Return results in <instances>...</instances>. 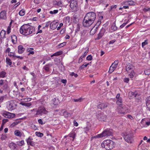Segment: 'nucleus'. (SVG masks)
I'll list each match as a JSON object with an SVG mask.
<instances>
[{"label":"nucleus","mask_w":150,"mask_h":150,"mask_svg":"<svg viewBox=\"0 0 150 150\" xmlns=\"http://www.w3.org/2000/svg\"><path fill=\"white\" fill-rule=\"evenodd\" d=\"M48 111L44 107H39L38 110L36 111V115H42L44 114H47Z\"/></svg>","instance_id":"8"},{"label":"nucleus","mask_w":150,"mask_h":150,"mask_svg":"<svg viewBox=\"0 0 150 150\" xmlns=\"http://www.w3.org/2000/svg\"><path fill=\"white\" fill-rule=\"evenodd\" d=\"M146 105L148 110L150 111V96L146 99Z\"/></svg>","instance_id":"21"},{"label":"nucleus","mask_w":150,"mask_h":150,"mask_svg":"<svg viewBox=\"0 0 150 150\" xmlns=\"http://www.w3.org/2000/svg\"><path fill=\"white\" fill-rule=\"evenodd\" d=\"M105 31V28H102L99 33L97 37L96 38V40H98L101 38L104 35Z\"/></svg>","instance_id":"10"},{"label":"nucleus","mask_w":150,"mask_h":150,"mask_svg":"<svg viewBox=\"0 0 150 150\" xmlns=\"http://www.w3.org/2000/svg\"><path fill=\"white\" fill-rule=\"evenodd\" d=\"M52 103L54 105H57L58 104V100H57L55 98L52 99Z\"/></svg>","instance_id":"35"},{"label":"nucleus","mask_w":150,"mask_h":150,"mask_svg":"<svg viewBox=\"0 0 150 150\" xmlns=\"http://www.w3.org/2000/svg\"><path fill=\"white\" fill-rule=\"evenodd\" d=\"M96 18V15L95 12H90L87 13L83 20V26L85 27H90L94 23Z\"/></svg>","instance_id":"1"},{"label":"nucleus","mask_w":150,"mask_h":150,"mask_svg":"<svg viewBox=\"0 0 150 150\" xmlns=\"http://www.w3.org/2000/svg\"><path fill=\"white\" fill-rule=\"evenodd\" d=\"M114 142L111 140H107L104 141L101 144L102 147L104 148L106 150H110L112 149L115 147Z\"/></svg>","instance_id":"3"},{"label":"nucleus","mask_w":150,"mask_h":150,"mask_svg":"<svg viewBox=\"0 0 150 150\" xmlns=\"http://www.w3.org/2000/svg\"><path fill=\"white\" fill-rule=\"evenodd\" d=\"M18 95L19 98H17V94H16L15 95H14V96H10V97H11V98H16V99H18L19 100H20V99H21V100H23V101L22 102H23V103L24 102H28L27 98H24L23 99H22L20 97H21V98H22V97H23V96H20V94H18Z\"/></svg>","instance_id":"16"},{"label":"nucleus","mask_w":150,"mask_h":150,"mask_svg":"<svg viewBox=\"0 0 150 150\" xmlns=\"http://www.w3.org/2000/svg\"><path fill=\"white\" fill-rule=\"evenodd\" d=\"M18 144L20 146H22L24 144V141L23 140H22L20 142H17Z\"/></svg>","instance_id":"51"},{"label":"nucleus","mask_w":150,"mask_h":150,"mask_svg":"<svg viewBox=\"0 0 150 150\" xmlns=\"http://www.w3.org/2000/svg\"><path fill=\"white\" fill-rule=\"evenodd\" d=\"M144 73L146 75H149L150 74V69H148L144 71Z\"/></svg>","instance_id":"54"},{"label":"nucleus","mask_w":150,"mask_h":150,"mask_svg":"<svg viewBox=\"0 0 150 150\" xmlns=\"http://www.w3.org/2000/svg\"><path fill=\"white\" fill-rule=\"evenodd\" d=\"M33 139L31 137H29L26 139V141L28 145L34 146L35 145V143L32 141Z\"/></svg>","instance_id":"13"},{"label":"nucleus","mask_w":150,"mask_h":150,"mask_svg":"<svg viewBox=\"0 0 150 150\" xmlns=\"http://www.w3.org/2000/svg\"><path fill=\"white\" fill-rule=\"evenodd\" d=\"M68 136L74 139L75 136V133L74 132H71L68 135Z\"/></svg>","instance_id":"39"},{"label":"nucleus","mask_w":150,"mask_h":150,"mask_svg":"<svg viewBox=\"0 0 150 150\" xmlns=\"http://www.w3.org/2000/svg\"><path fill=\"white\" fill-rule=\"evenodd\" d=\"M11 38L12 39V41L14 44H16L17 40V38L16 35H13L11 36Z\"/></svg>","instance_id":"24"},{"label":"nucleus","mask_w":150,"mask_h":150,"mask_svg":"<svg viewBox=\"0 0 150 150\" xmlns=\"http://www.w3.org/2000/svg\"><path fill=\"white\" fill-rule=\"evenodd\" d=\"M50 21H49L47 22H46V24H45V26L43 27L42 28L43 29H45L46 28H47L48 27L49 25H50Z\"/></svg>","instance_id":"46"},{"label":"nucleus","mask_w":150,"mask_h":150,"mask_svg":"<svg viewBox=\"0 0 150 150\" xmlns=\"http://www.w3.org/2000/svg\"><path fill=\"white\" fill-rule=\"evenodd\" d=\"M18 52L19 54L23 53L25 51V49L22 45H20L18 46Z\"/></svg>","instance_id":"18"},{"label":"nucleus","mask_w":150,"mask_h":150,"mask_svg":"<svg viewBox=\"0 0 150 150\" xmlns=\"http://www.w3.org/2000/svg\"><path fill=\"white\" fill-rule=\"evenodd\" d=\"M106 118V116L103 113H100L98 114L97 116V118L98 120L101 121H105Z\"/></svg>","instance_id":"12"},{"label":"nucleus","mask_w":150,"mask_h":150,"mask_svg":"<svg viewBox=\"0 0 150 150\" xmlns=\"http://www.w3.org/2000/svg\"><path fill=\"white\" fill-rule=\"evenodd\" d=\"M6 64L9 66H11L12 64V62L11 59L8 57L6 58Z\"/></svg>","instance_id":"36"},{"label":"nucleus","mask_w":150,"mask_h":150,"mask_svg":"<svg viewBox=\"0 0 150 150\" xmlns=\"http://www.w3.org/2000/svg\"><path fill=\"white\" fill-rule=\"evenodd\" d=\"M52 66V65L50 64H48L45 65L43 67V69L44 70L47 71H49V69L50 66Z\"/></svg>","instance_id":"26"},{"label":"nucleus","mask_w":150,"mask_h":150,"mask_svg":"<svg viewBox=\"0 0 150 150\" xmlns=\"http://www.w3.org/2000/svg\"><path fill=\"white\" fill-rule=\"evenodd\" d=\"M113 66V64H112L110 67V69L108 71V72L110 74H111L112 72L116 69Z\"/></svg>","instance_id":"30"},{"label":"nucleus","mask_w":150,"mask_h":150,"mask_svg":"<svg viewBox=\"0 0 150 150\" xmlns=\"http://www.w3.org/2000/svg\"><path fill=\"white\" fill-rule=\"evenodd\" d=\"M148 43L147 40H145L144 42H142V46L143 47H144Z\"/></svg>","instance_id":"59"},{"label":"nucleus","mask_w":150,"mask_h":150,"mask_svg":"<svg viewBox=\"0 0 150 150\" xmlns=\"http://www.w3.org/2000/svg\"><path fill=\"white\" fill-rule=\"evenodd\" d=\"M88 50H86L85 52H84V53L83 54V55H81V56L82 57H85V56H86V55L87 54V53L88 52Z\"/></svg>","instance_id":"64"},{"label":"nucleus","mask_w":150,"mask_h":150,"mask_svg":"<svg viewBox=\"0 0 150 150\" xmlns=\"http://www.w3.org/2000/svg\"><path fill=\"white\" fill-rule=\"evenodd\" d=\"M80 28V24H78L76 25V32H77L79 31Z\"/></svg>","instance_id":"52"},{"label":"nucleus","mask_w":150,"mask_h":150,"mask_svg":"<svg viewBox=\"0 0 150 150\" xmlns=\"http://www.w3.org/2000/svg\"><path fill=\"white\" fill-rule=\"evenodd\" d=\"M62 51H61L57 52L56 53H54V54L52 55H51V57H52L53 56H57L59 55H60L62 54Z\"/></svg>","instance_id":"33"},{"label":"nucleus","mask_w":150,"mask_h":150,"mask_svg":"<svg viewBox=\"0 0 150 150\" xmlns=\"http://www.w3.org/2000/svg\"><path fill=\"white\" fill-rule=\"evenodd\" d=\"M35 134L37 136L40 137H42L43 136V134L40 132H36Z\"/></svg>","instance_id":"43"},{"label":"nucleus","mask_w":150,"mask_h":150,"mask_svg":"<svg viewBox=\"0 0 150 150\" xmlns=\"http://www.w3.org/2000/svg\"><path fill=\"white\" fill-rule=\"evenodd\" d=\"M87 125V126L83 128L84 130L85 131V132H86H86L88 131L89 130L91 127L90 124L89 123Z\"/></svg>","instance_id":"37"},{"label":"nucleus","mask_w":150,"mask_h":150,"mask_svg":"<svg viewBox=\"0 0 150 150\" xmlns=\"http://www.w3.org/2000/svg\"><path fill=\"white\" fill-rule=\"evenodd\" d=\"M98 29L94 26L91 30L90 32V34L91 35H94Z\"/></svg>","instance_id":"22"},{"label":"nucleus","mask_w":150,"mask_h":150,"mask_svg":"<svg viewBox=\"0 0 150 150\" xmlns=\"http://www.w3.org/2000/svg\"><path fill=\"white\" fill-rule=\"evenodd\" d=\"M122 105H119L117 107V110L118 112L120 114H124L125 113V110H126L125 107H122Z\"/></svg>","instance_id":"11"},{"label":"nucleus","mask_w":150,"mask_h":150,"mask_svg":"<svg viewBox=\"0 0 150 150\" xmlns=\"http://www.w3.org/2000/svg\"><path fill=\"white\" fill-rule=\"evenodd\" d=\"M70 75L71 76H74L75 78H76L78 76V75L77 74H75L74 72L71 73L70 74Z\"/></svg>","instance_id":"58"},{"label":"nucleus","mask_w":150,"mask_h":150,"mask_svg":"<svg viewBox=\"0 0 150 150\" xmlns=\"http://www.w3.org/2000/svg\"><path fill=\"white\" fill-rule=\"evenodd\" d=\"M18 123V122L15 121L13 122L11 125V126L12 127H14L15 125H17Z\"/></svg>","instance_id":"63"},{"label":"nucleus","mask_w":150,"mask_h":150,"mask_svg":"<svg viewBox=\"0 0 150 150\" xmlns=\"http://www.w3.org/2000/svg\"><path fill=\"white\" fill-rule=\"evenodd\" d=\"M73 22L76 23H77L79 21L78 16L77 15H74L73 16Z\"/></svg>","instance_id":"23"},{"label":"nucleus","mask_w":150,"mask_h":150,"mask_svg":"<svg viewBox=\"0 0 150 150\" xmlns=\"http://www.w3.org/2000/svg\"><path fill=\"white\" fill-rule=\"evenodd\" d=\"M20 104L24 106L25 107H29L32 105V103H25L23 102H21L20 103Z\"/></svg>","instance_id":"27"},{"label":"nucleus","mask_w":150,"mask_h":150,"mask_svg":"<svg viewBox=\"0 0 150 150\" xmlns=\"http://www.w3.org/2000/svg\"><path fill=\"white\" fill-rule=\"evenodd\" d=\"M14 134L15 135L20 137H21L22 135L21 132L18 130H16L14 132Z\"/></svg>","instance_id":"34"},{"label":"nucleus","mask_w":150,"mask_h":150,"mask_svg":"<svg viewBox=\"0 0 150 150\" xmlns=\"http://www.w3.org/2000/svg\"><path fill=\"white\" fill-rule=\"evenodd\" d=\"M8 121V120L7 119H4L3 120H2V125H4V124L6 122H7Z\"/></svg>","instance_id":"62"},{"label":"nucleus","mask_w":150,"mask_h":150,"mask_svg":"<svg viewBox=\"0 0 150 150\" xmlns=\"http://www.w3.org/2000/svg\"><path fill=\"white\" fill-rule=\"evenodd\" d=\"M6 80L5 81L2 79L0 80V85H3L4 84V83H6Z\"/></svg>","instance_id":"57"},{"label":"nucleus","mask_w":150,"mask_h":150,"mask_svg":"<svg viewBox=\"0 0 150 150\" xmlns=\"http://www.w3.org/2000/svg\"><path fill=\"white\" fill-rule=\"evenodd\" d=\"M129 73L130 74H128V76L131 78H133L135 75V73L133 70L130 71Z\"/></svg>","instance_id":"32"},{"label":"nucleus","mask_w":150,"mask_h":150,"mask_svg":"<svg viewBox=\"0 0 150 150\" xmlns=\"http://www.w3.org/2000/svg\"><path fill=\"white\" fill-rule=\"evenodd\" d=\"M111 28L112 30L115 31L117 30V26H116L115 23H113L111 27Z\"/></svg>","instance_id":"40"},{"label":"nucleus","mask_w":150,"mask_h":150,"mask_svg":"<svg viewBox=\"0 0 150 150\" xmlns=\"http://www.w3.org/2000/svg\"><path fill=\"white\" fill-rule=\"evenodd\" d=\"M63 115L65 117H67L71 116V114L66 111H65L63 112Z\"/></svg>","instance_id":"28"},{"label":"nucleus","mask_w":150,"mask_h":150,"mask_svg":"<svg viewBox=\"0 0 150 150\" xmlns=\"http://www.w3.org/2000/svg\"><path fill=\"white\" fill-rule=\"evenodd\" d=\"M127 3L129 5H134L135 4V2L132 1H129L127 2Z\"/></svg>","instance_id":"44"},{"label":"nucleus","mask_w":150,"mask_h":150,"mask_svg":"<svg viewBox=\"0 0 150 150\" xmlns=\"http://www.w3.org/2000/svg\"><path fill=\"white\" fill-rule=\"evenodd\" d=\"M108 103H100L98 105V107L101 109H104L108 106Z\"/></svg>","instance_id":"14"},{"label":"nucleus","mask_w":150,"mask_h":150,"mask_svg":"<svg viewBox=\"0 0 150 150\" xmlns=\"http://www.w3.org/2000/svg\"><path fill=\"white\" fill-rule=\"evenodd\" d=\"M35 28L29 24L22 25L20 29V33L24 35H27L33 33L35 31Z\"/></svg>","instance_id":"2"},{"label":"nucleus","mask_w":150,"mask_h":150,"mask_svg":"<svg viewBox=\"0 0 150 150\" xmlns=\"http://www.w3.org/2000/svg\"><path fill=\"white\" fill-rule=\"evenodd\" d=\"M86 31L83 30L81 31V39H83L86 37Z\"/></svg>","instance_id":"25"},{"label":"nucleus","mask_w":150,"mask_h":150,"mask_svg":"<svg viewBox=\"0 0 150 150\" xmlns=\"http://www.w3.org/2000/svg\"><path fill=\"white\" fill-rule=\"evenodd\" d=\"M11 27L10 25H9L7 27L6 32L8 34H9L11 32Z\"/></svg>","instance_id":"55"},{"label":"nucleus","mask_w":150,"mask_h":150,"mask_svg":"<svg viewBox=\"0 0 150 150\" xmlns=\"http://www.w3.org/2000/svg\"><path fill=\"white\" fill-rule=\"evenodd\" d=\"M83 100V98L81 97L78 99H74V101L75 102H81Z\"/></svg>","instance_id":"48"},{"label":"nucleus","mask_w":150,"mask_h":150,"mask_svg":"<svg viewBox=\"0 0 150 150\" xmlns=\"http://www.w3.org/2000/svg\"><path fill=\"white\" fill-rule=\"evenodd\" d=\"M119 61L118 60H115L114 62L112 64H113V67H115V68H116L117 65L118 64Z\"/></svg>","instance_id":"47"},{"label":"nucleus","mask_w":150,"mask_h":150,"mask_svg":"<svg viewBox=\"0 0 150 150\" xmlns=\"http://www.w3.org/2000/svg\"><path fill=\"white\" fill-rule=\"evenodd\" d=\"M3 86L2 87V88L4 89H6L8 88V86L7 84V82L6 81V83H4V84L2 85Z\"/></svg>","instance_id":"49"},{"label":"nucleus","mask_w":150,"mask_h":150,"mask_svg":"<svg viewBox=\"0 0 150 150\" xmlns=\"http://www.w3.org/2000/svg\"><path fill=\"white\" fill-rule=\"evenodd\" d=\"M6 72L4 71H2L0 72V78H4L6 77Z\"/></svg>","instance_id":"31"},{"label":"nucleus","mask_w":150,"mask_h":150,"mask_svg":"<svg viewBox=\"0 0 150 150\" xmlns=\"http://www.w3.org/2000/svg\"><path fill=\"white\" fill-rule=\"evenodd\" d=\"M133 66L131 64H129L127 65L126 67V70L128 72H130V71L133 70Z\"/></svg>","instance_id":"19"},{"label":"nucleus","mask_w":150,"mask_h":150,"mask_svg":"<svg viewBox=\"0 0 150 150\" xmlns=\"http://www.w3.org/2000/svg\"><path fill=\"white\" fill-rule=\"evenodd\" d=\"M125 140L128 143H132L133 137V133L130 132H125L124 134Z\"/></svg>","instance_id":"6"},{"label":"nucleus","mask_w":150,"mask_h":150,"mask_svg":"<svg viewBox=\"0 0 150 150\" xmlns=\"http://www.w3.org/2000/svg\"><path fill=\"white\" fill-rule=\"evenodd\" d=\"M10 148L13 150H17L16 147H17L16 145L14 143L11 142L8 145Z\"/></svg>","instance_id":"20"},{"label":"nucleus","mask_w":150,"mask_h":150,"mask_svg":"<svg viewBox=\"0 0 150 150\" xmlns=\"http://www.w3.org/2000/svg\"><path fill=\"white\" fill-rule=\"evenodd\" d=\"M69 6L72 12H75L79 10L77 0H71Z\"/></svg>","instance_id":"5"},{"label":"nucleus","mask_w":150,"mask_h":150,"mask_svg":"<svg viewBox=\"0 0 150 150\" xmlns=\"http://www.w3.org/2000/svg\"><path fill=\"white\" fill-rule=\"evenodd\" d=\"M7 104V108L9 110L11 111L15 109L17 106L15 102L13 100L8 102Z\"/></svg>","instance_id":"7"},{"label":"nucleus","mask_w":150,"mask_h":150,"mask_svg":"<svg viewBox=\"0 0 150 150\" xmlns=\"http://www.w3.org/2000/svg\"><path fill=\"white\" fill-rule=\"evenodd\" d=\"M1 114L4 117L8 118H13L15 117V115L14 114L6 111H3L1 112Z\"/></svg>","instance_id":"9"},{"label":"nucleus","mask_w":150,"mask_h":150,"mask_svg":"<svg viewBox=\"0 0 150 150\" xmlns=\"http://www.w3.org/2000/svg\"><path fill=\"white\" fill-rule=\"evenodd\" d=\"M116 103L118 105H122V98H119L117 100Z\"/></svg>","instance_id":"38"},{"label":"nucleus","mask_w":150,"mask_h":150,"mask_svg":"<svg viewBox=\"0 0 150 150\" xmlns=\"http://www.w3.org/2000/svg\"><path fill=\"white\" fill-rule=\"evenodd\" d=\"M101 23V21H98L97 22L95 25L94 27L98 29V27Z\"/></svg>","instance_id":"50"},{"label":"nucleus","mask_w":150,"mask_h":150,"mask_svg":"<svg viewBox=\"0 0 150 150\" xmlns=\"http://www.w3.org/2000/svg\"><path fill=\"white\" fill-rule=\"evenodd\" d=\"M57 5L58 6L62 7L63 6L62 3L61 1H59L57 3Z\"/></svg>","instance_id":"53"},{"label":"nucleus","mask_w":150,"mask_h":150,"mask_svg":"<svg viewBox=\"0 0 150 150\" xmlns=\"http://www.w3.org/2000/svg\"><path fill=\"white\" fill-rule=\"evenodd\" d=\"M58 12V10H53V11H50L49 12V13L50 14H55L57 13Z\"/></svg>","instance_id":"42"},{"label":"nucleus","mask_w":150,"mask_h":150,"mask_svg":"<svg viewBox=\"0 0 150 150\" xmlns=\"http://www.w3.org/2000/svg\"><path fill=\"white\" fill-rule=\"evenodd\" d=\"M89 64V63H88L85 64H83L80 67V69H82L84 68L85 67H86Z\"/></svg>","instance_id":"56"},{"label":"nucleus","mask_w":150,"mask_h":150,"mask_svg":"<svg viewBox=\"0 0 150 150\" xmlns=\"http://www.w3.org/2000/svg\"><path fill=\"white\" fill-rule=\"evenodd\" d=\"M25 14V11L24 9H22L20 11L19 13V14L21 16H23Z\"/></svg>","instance_id":"41"},{"label":"nucleus","mask_w":150,"mask_h":150,"mask_svg":"<svg viewBox=\"0 0 150 150\" xmlns=\"http://www.w3.org/2000/svg\"><path fill=\"white\" fill-rule=\"evenodd\" d=\"M113 134L112 129H107L104 130L101 133L98 134L94 137L96 138H99L105 136H112Z\"/></svg>","instance_id":"4"},{"label":"nucleus","mask_w":150,"mask_h":150,"mask_svg":"<svg viewBox=\"0 0 150 150\" xmlns=\"http://www.w3.org/2000/svg\"><path fill=\"white\" fill-rule=\"evenodd\" d=\"M66 43H67L66 42H64L63 43L59 44L57 45V47L58 48L63 47L66 45Z\"/></svg>","instance_id":"45"},{"label":"nucleus","mask_w":150,"mask_h":150,"mask_svg":"<svg viewBox=\"0 0 150 150\" xmlns=\"http://www.w3.org/2000/svg\"><path fill=\"white\" fill-rule=\"evenodd\" d=\"M143 11L144 12H146L148 11H150V8H144Z\"/></svg>","instance_id":"61"},{"label":"nucleus","mask_w":150,"mask_h":150,"mask_svg":"<svg viewBox=\"0 0 150 150\" xmlns=\"http://www.w3.org/2000/svg\"><path fill=\"white\" fill-rule=\"evenodd\" d=\"M6 31L4 30H2L0 33V36L1 38H5Z\"/></svg>","instance_id":"29"},{"label":"nucleus","mask_w":150,"mask_h":150,"mask_svg":"<svg viewBox=\"0 0 150 150\" xmlns=\"http://www.w3.org/2000/svg\"><path fill=\"white\" fill-rule=\"evenodd\" d=\"M6 11H2L0 13V18L2 19L6 20Z\"/></svg>","instance_id":"17"},{"label":"nucleus","mask_w":150,"mask_h":150,"mask_svg":"<svg viewBox=\"0 0 150 150\" xmlns=\"http://www.w3.org/2000/svg\"><path fill=\"white\" fill-rule=\"evenodd\" d=\"M86 59L87 60H91L92 59V56L91 55H89L86 57Z\"/></svg>","instance_id":"60"},{"label":"nucleus","mask_w":150,"mask_h":150,"mask_svg":"<svg viewBox=\"0 0 150 150\" xmlns=\"http://www.w3.org/2000/svg\"><path fill=\"white\" fill-rule=\"evenodd\" d=\"M58 25V23L55 21H53L50 23V27L51 29L54 30L57 28Z\"/></svg>","instance_id":"15"}]
</instances>
